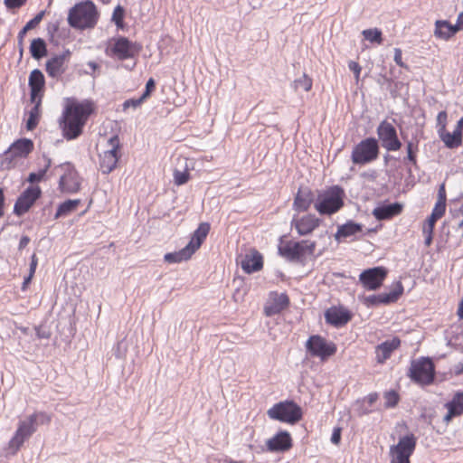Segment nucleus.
I'll return each mask as SVG.
<instances>
[{
	"instance_id": "57",
	"label": "nucleus",
	"mask_w": 463,
	"mask_h": 463,
	"mask_svg": "<svg viewBox=\"0 0 463 463\" xmlns=\"http://www.w3.org/2000/svg\"><path fill=\"white\" fill-rule=\"evenodd\" d=\"M108 144L111 146L109 150H114L115 152L121 153L122 144L120 142L118 135H112L109 138Z\"/></svg>"
},
{
	"instance_id": "44",
	"label": "nucleus",
	"mask_w": 463,
	"mask_h": 463,
	"mask_svg": "<svg viewBox=\"0 0 463 463\" xmlns=\"http://www.w3.org/2000/svg\"><path fill=\"white\" fill-rule=\"evenodd\" d=\"M446 404L457 411L459 416L463 415V390L456 391L452 399Z\"/></svg>"
},
{
	"instance_id": "43",
	"label": "nucleus",
	"mask_w": 463,
	"mask_h": 463,
	"mask_svg": "<svg viewBox=\"0 0 463 463\" xmlns=\"http://www.w3.org/2000/svg\"><path fill=\"white\" fill-rule=\"evenodd\" d=\"M174 183L177 186L184 185L188 183V181L191 179V175L189 172V167L187 165V163L185 162V165L183 170L175 168L174 170Z\"/></svg>"
},
{
	"instance_id": "29",
	"label": "nucleus",
	"mask_w": 463,
	"mask_h": 463,
	"mask_svg": "<svg viewBox=\"0 0 463 463\" xmlns=\"http://www.w3.org/2000/svg\"><path fill=\"white\" fill-rule=\"evenodd\" d=\"M120 158L121 153L114 150H107L103 155H99V167L102 174L109 175L114 171Z\"/></svg>"
},
{
	"instance_id": "39",
	"label": "nucleus",
	"mask_w": 463,
	"mask_h": 463,
	"mask_svg": "<svg viewBox=\"0 0 463 463\" xmlns=\"http://www.w3.org/2000/svg\"><path fill=\"white\" fill-rule=\"evenodd\" d=\"M33 418L28 417L24 420H20L15 430L17 435H20L26 440L32 437L33 434L36 431V427L33 424Z\"/></svg>"
},
{
	"instance_id": "35",
	"label": "nucleus",
	"mask_w": 463,
	"mask_h": 463,
	"mask_svg": "<svg viewBox=\"0 0 463 463\" xmlns=\"http://www.w3.org/2000/svg\"><path fill=\"white\" fill-rule=\"evenodd\" d=\"M193 255L194 253L185 245L183 249H181L178 251L165 253L164 256V260L169 264L180 263L182 261L190 260Z\"/></svg>"
},
{
	"instance_id": "30",
	"label": "nucleus",
	"mask_w": 463,
	"mask_h": 463,
	"mask_svg": "<svg viewBox=\"0 0 463 463\" xmlns=\"http://www.w3.org/2000/svg\"><path fill=\"white\" fill-rule=\"evenodd\" d=\"M67 70L66 63L62 61L61 56L52 55L45 62V71L52 79L58 80L65 73Z\"/></svg>"
},
{
	"instance_id": "55",
	"label": "nucleus",
	"mask_w": 463,
	"mask_h": 463,
	"mask_svg": "<svg viewBox=\"0 0 463 463\" xmlns=\"http://www.w3.org/2000/svg\"><path fill=\"white\" fill-rule=\"evenodd\" d=\"M145 102L144 99H142L141 97L137 98V99H135V98H132V99H126L123 104H122V108H123V110H127L129 108H133V109H137L138 107H140L143 103Z\"/></svg>"
},
{
	"instance_id": "1",
	"label": "nucleus",
	"mask_w": 463,
	"mask_h": 463,
	"mask_svg": "<svg viewBox=\"0 0 463 463\" xmlns=\"http://www.w3.org/2000/svg\"><path fill=\"white\" fill-rule=\"evenodd\" d=\"M316 192L315 210L320 215L332 216L345 206L346 194L341 185L333 184Z\"/></svg>"
},
{
	"instance_id": "17",
	"label": "nucleus",
	"mask_w": 463,
	"mask_h": 463,
	"mask_svg": "<svg viewBox=\"0 0 463 463\" xmlns=\"http://www.w3.org/2000/svg\"><path fill=\"white\" fill-rule=\"evenodd\" d=\"M290 306V299L286 292L279 293L277 291H270L269 293V299L264 305L263 313L266 317H271L276 315L281 314L284 310Z\"/></svg>"
},
{
	"instance_id": "22",
	"label": "nucleus",
	"mask_w": 463,
	"mask_h": 463,
	"mask_svg": "<svg viewBox=\"0 0 463 463\" xmlns=\"http://www.w3.org/2000/svg\"><path fill=\"white\" fill-rule=\"evenodd\" d=\"M403 211V204L400 202L390 203L388 200L380 202L373 210L372 214L377 221H389L400 215Z\"/></svg>"
},
{
	"instance_id": "40",
	"label": "nucleus",
	"mask_w": 463,
	"mask_h": 463,
	"mask_svg": "<svg viewBox=\"0 0 463 463\" xmlns=\"http://www.w3.org/2000/svg\"><path fill=\"white\" fill-rule=\"evenodd\" d=\"M62 21V18H58V19H55L54 21H51L48 23L47 24V35H48V40L50 42L51 44L54 45V46H59L60 44V42L56 39L55 35L59 33L60 31V24Z\"/></svg>"
},
{
	"instance_id": "21",
	"label": "nucleus",
	"mask_w": 463,
	"mask_h": 463,
	"mask_svg": "<svg viewBox=\"0 0 463 463\" xmlns=\"http://www.w3.org/2000/svg\"><path fill=\"white\" fill-rule=\"evenodd\" d=\"M321 222L322 220L312 213L301 217L294 215L291 220V227L296 229L299 236H307L317 229Z\"/></svg>"
},
{
	"instance_id": "23",
	"label": "nucleus",
	"mask_w": 463,
	"mask_h": 463,
	"mask_svg": "<svg viewBox=\"0 0 463 463\" xmlns=\"http://www.w3.org/2000/svg\"><path fill=\"white\" fill-rule=\"evenodd\" d=\"M364 225L354 220H347L345 223L337 225L336 232L334 235L337 242L345 241L352 238L353 241L359 238L364 232Z\"/></svg>"
},
{
	"instance_id": "45",
	"label": "nucleus",
	"mask_w": 463,
	"mask_h": 463,
	"mask_svg": "<svg viewBox=\"0 0 463 463\" xmlns=\"http://www.w3.org/2000/svg\"><path fill=\"white\" fill-rule=\"evenodd\" d=\"M383 398L385 400V402H384L385 409L395 408L401 401V396H400L399 392L393 389L385 391L383 392Z\"/></svg>"
},
{
	"instance_id": "3",
	"label": "nucleus",
	"mask_w": 463,
	"mask_h": 463,
	"mask_svg": "<svg viewBox=\"0 0 463 463\" xmlns=\"http://www.w3.org/2000/svg\"><path fill=\"white\" fill-rule=\"evenodd\" d=\"M316 246V241L309 240L284 241L283 236H281L278 245V254L289 262L305 266L307 257L314 255Z\"/></svg>"
},
{
	"instance_id": "10",
	"label": "nucleus",
	"mask_w": 463,
	"mask_h": 463,
	"mask_svg": "<svg viewBox=\"0 0 463 463\" xmlns=\"http://www.w3.org/2000/svg\"><path fill=\"white\" fill-rule=\"evenodd\" d=\"M378 144L387 152H396L402 147L396 128L386 119L382 120L376 128Z\"/></svg>"
},
{
	"instance_id": "49",
	"label": "nucleus",
	"mask_w": 463,
	"mask_h": 463,
	"mask_svg": "<svg viewBox=\"0 0 463 463\" xmlns=\"http://www.w3.org/2000/svg\"><path fill=\"white\" fill-rule=\"evenodd\" d=\"M47 179L46 175L39 169L37 172L29 173L25 182L29 183L30 185H39L38 184Z\"/></svg>"
},
{
	"instance_id": "20",
	"label": "nucleus",
	"mask_w": 463,
	"mask_h": 463,
	"mask_svg": "<svg viewBox=\"0 0 463 463\" xmlns=\"http://www.w3.org/2000/svg\"><path fill=\"white\" fill-rule=\"evenodd\" d=\"M237 262H240L244 273L250 275L263 269L264 258L259 250L252 248L245 255L238 257Z\"/></svg>"
},
{
	"instance_id": "32",
	"label": "nucleus",
	"mask_w": 463,
	"mask_h": 463,
	"mask_svg": "<svg viewBox=\"0 0 463 463\" xmlns=\"http://www.w3.org/2000/svg\"><path fill=\"white\" fill-rule=\"evenodd\" d=\"M31 57L35 61H41L49 54L48 44L42 37L33 38L29 46Z\"/></svg>"
},
{
	"instance_id": "58",
	"label": "nucleus",
	"mask_w": 463,
	"mask_h": 463,
	"mask_svg": "<svg viewBox=\"0 0 463 463\" xmlns=\"http://www.w3.org/2000/svg\"><path fill=\"white\" fill-rule=\"evenodd\" d=\"M439 219H436L432 215H429L426 220L424 221L423 227H422V232H434L435 224L436 222Z\"/></svg>"
},
{
	"instance_id": "33",
	"label": "nucleus",
	"mask_w": 463,
	"mask_h": 463,
	"mask_svg": "<svg viewBox=\"0 0 463 463\" xmlns=\"http://www.w3.org/2000/svg\"><path fill=\"white\" fill-rule=\"evenodd\" d=\"M81 204L80 199H66L65 201L60 203L57 206L56 213L53 216V220H58L62 217H66L79 208Z\"/></svg>"
},
{
	"instance_id": "61",
	"label": "nucleus",
	"mask_w": 463,
	"mask_h": 463,
	"mask_svg": "<svg viewBox=\"0 0 463 463\" xmlns=\"http://www.w3.org/2000/svg\"><path fill=\"white\" fill-rule=\"evenodd\" d=\"M342 431H343V428L340 426H335L333 429L331 438H330V441L332 442V444L339 445L341 443Z\"/></svg>"
},
{
	"instance_id": "42",
	"label": "nucleus",
	"mask_w": 463,
	"mask_h": 463,
	"mask_svg": "<svg viewBox=\"0 0 463 463\" xmlns=\"http://www.w3.org/2000/svg\"><path fill=\"white\" fill-rule=\"evenodd\" d=\"M364 38L371 43L382 44L383 42V32L379 28H369L362 32Z\"/></svg>"
},
{
	"instance_id": "38",
	"label": "nucleus",
	"mask_w": 463,
	"mask_h": 463,
	"mask_svg": "<svg viewBox=\"0 0 463 463\" xmlns=\"http://www.w3.org/2000/svg\"><path fill=\"white\" fill-rule=\"evenodd\" d=\"M438 134L444 146L449 149L458 148L462 145V139L446 129H438Z\"/></svg>"
},
{
	"instance_id": "18",
	"label": "nucleus",
	"mask_w": 463,
	"mask_h": 463,
	"mask_svg": "<svg viewBox=\"0 0 463 463\" xmlns=\"http://www.w3.org/2000/svg\"><path fill=\"white\" fill-rule=\"evenodd\" d=\"M291 434L285 430H278L271 438L266 440V450L270 453H285L293 448Z\"/></svg>"
},
{
	"instance_id": "64",
	"label": "nucleus",
	"mask_w": 463,
	"mask_h": 463,
	"mask_svg": "<svg viewBox=\"0 0 463 463\" xmlns=\"http://www.w3.org/2000/svg\"><path fill=\"white\" fill-rule=\"evenodd\" d=\"M445 408L448 410L447 413L443 417V421L448 425L451 422V420L456 418L459 417L457 411H455L453 409H451L449 405L445 403Z\"/></svg>"
},
{
	"instance_id": "16",
	"label": "nucleus",
	"mask_w": 463,
	"mask_h": 463,
	"mask_svg": "<svg viewBox=\"0 0 463 463\" xmlns=\"http://www.w3.org/2000/svg\"><path fill=\"white\" fill-rule=\"evenodd\" d=\"M59 125L63 137L67 140H74L83 133L86 124L84 120L77 118L63 109L61 117L59 118Z\"/></svg>"
},
{
	"instance_id": "62",
	"label": "nucleus",
	"mask_w": 463,
	"mask_h": 463,
	"mask_svg": "<svg viewBox=\"0 0 463 463\" xmlns=\"http://www.w3.org/2000/svg\"><path fill=\"white\" fill-rule=\"evenodd\" d=\"M356 406L357 407L355 408V411H356L357 416H359V417L368 415L372 412V410L369 409V407L365 406L364 401H360V400L356 401Z\"/></svg>"
},
{
	"instance_id": "37",
	"label": "nucleus",
	"mask_w": 463,
	"mask_h": 463,
	"mask_svg": "<svg viewBox=\"0 0 463 463\" xmlns=\"http://www.w3.org/2000/svg\"><path fill=\"white\" fill-rule=\"evenodd\" d=\"M444 24H447L448 25H453L448 20H437L435 22L434 35L438 39L448 41L455 36L457 33L450 31V28L446 26Z\"/></svg>"
},
{
	"instance_id": "28",
	"label": "nucleus",
	"mask_w": 463,
	"mask_h": 463,
	"mask_svg": "<svg viewBox=\"0 0 463 463\" xmlns=\"http://www.w3.org/2000/svg\"><path fill=\"white\" fill-rule=\"evenodd\" d=\"M45 14H46L45 10L40 11L32 19H30L23 26V28L19 31L18 35H17V46H18V50H19L20 60L23 58V54H24V41L26 36V33L30 30L36 28L40 24V23L43 19Z\"/></svg>"
},
{
	"instance_id": "53",
	"label": "nucleus",
	"mask_w": 463,
	"mask_h": 463,
	"mask_svg": "<svg viewBox=\"0 0 463 463\" xmlns=\"http://www.w3.org/2000/svg\"><path fill=\"white\" fill-rule=\"evenodd\" d=\"M126 13V8L121 5H118L113 10L111 22L117 23L125 20Z\"/></svg>"
},
{
	"instance_id": "59",
	"label": "nucleus",
	"mask_w": 463,
	"mask_h": 463,
	"mask_svg": "<svg viewBox=\"0 0 463 463\" xmlns=\"http://www.w3.org/2000/svg\"><path fill=\"white\" fill-rule=\"evenodd\" d=\"M27 0H5L4 4L7 10H17L26 4Z\"/></svg>"
},
{
	"instance_id": "13",
	"label": "nucleus",
	"mask_w": 463,
	"mask_h": 463,
	"mask_svg": "<svg viewBox=\"0 0 463 463\" xmlns=\"http://www.w3.org/2000/svg\"><path fill=\"white\" fill-rule=\"evenodd\" d=\"M59 167L65 168L64 174L59 179V189L63 194H77L80 191L81 182L79 173L74 165L66 162Z\"/></svg>"
},
{
	"instance_id": "26",
	"label": "nucleus",
	"mask_w": 463,
	"mask_h": 463,
	"mask_svg": "<svg viewBox=\"0 0 463 463\" xmlns=\"http://www.w3.org/2000/svg\"><path fill=\"white\" fill-rule=\"evenodd\" d=\"M211 230V225L209 222H201L198 227L191 234L190 241L186 244V246L191 250V251L194 254L204 242Z\"/></svg>"
},
{
	"instance_id": "63",
	"label": "nucleus",
	"mask_w": 463,
	"mask_h": 463,
	"mask_svg": "<svg viewBox=\"0 0 463 463\" xmlns=\"http://www.w3.org/2000/svg\"><path fill=\"white\" fill-rule=\"evenodd\" d=\"M444 24L448 26L447 24ZM449 28L454 33H458L463 30V11L458 14L456 24L454 25H449Z\"/></svg>"
},
{
	"instance_id": "19",
	"label": "nucleus",
	"mask_w": 463,
	"mask_h": 463,
	"mask_svg": "<svg viewBox=\"0 0 463 463\" xmlns=\"http://www.w3.org/2000/svg\"><path fill=\"white\" fill-rule=\"evenodd\" d=\"M64 109L77 118L84 120L86 124L89 118L95 113L96 107L91 99L79 101L76 99H68Z\"/></svg>"
},
{
	"instance_id": "27",
	"label": "nucleus",
	"mask_w": 463,
	"mask_h": 463,
	"mask_svg": "<svg viewBox=\"0 0 463 463\" xmlns=\"http://www.w3.org/2000/svg\"><path fill=\"white\" fill-rule=\"evenodd\" d=\"M417 446V437L412 432H408L399 437L397 444L390 447L391 450L412 456Z\"/></svg>"
},
{
	"instance_id": "8",
	"label": "nucleus",
	"mask_w": 463,
	"mask_h": 463,
	"mask_svg": "<svg viewBox=\"0 0 463 463\" xmlns=\"http://www.w3.org/2000/svg\"><path fill=\"white\" fill-rule=\"evenodd\" d=\"M307 354L314 358H319L321 362L327 361L337 351L336 345L327 340L321 335H311L305 344Z\"/></svg>"
},
{
	"instance_id": "25",
	"label": "nucleus",
	"mask_w": 463,
	"mask_h": 463,
	"mask_svg": "<svg viewBox=\"0 0 463 463\" xmlns=\"http://www.w3.org/2000/svg\"><path fill=\"white\" fill-rule=\"evenodd\" d=\"M317 192L307 186H300L294 196L293 209L298 213L307 212L311 204L315 205Z\"/></svg>"
},
{
	"instance_id": "6",
	"label": "nucleus",
	"mask_w": 463,
	"mask_h": 463,
	"mask_svg": "<svg viewBox=\"0 0 463 463\" xmlns=\"http://www.w3.org/2000/svg\"><path fill=\"white\" fill-rule=\"evenodd\" d=\"M269 419L282 423L296 425L304 418L303 408L292 399L279 401L268 411Z\"/></svg>"
},
{
	"instance_id": "54",
	"label": "nucleus",
	"mask_w": 463,
	"mask_h": 463,
	"mask_svg": "<svg viewBox=\"0 0 463 463\" xmlns=\"http://www.w3.org/2000/svg\"><path fill=\"white\" fill-rule=\"evenodd\" d=\"M446 206H447L446 203L437 201L432 211H431L430 215H432L436 219L442 218L446 213Z\"/></svg>"
},
{
	"instance_id": "15",
	"label": "nucleus",
	"mask_w": 463,
	"mask_h": 463,
	"mask_svg": "<svg viewBox=\"0 0 463 463\" xmlns=\"http://www.w3.org/2000/svg\"><path fill=\"white\" fill-rule=\"evenodd\" d=\"M325 321L335 328L345 326L354 317V313L344 305L332 306L324 312Z\"/></svg>"
},
{
	"instance_id": "5",
	"label": "nucleus",
	"mask_w": 463,
	"mask_h": 463,
	"mask_svg": "<svg viewBox=\"0 0 463 463\" xmlns=\"http://www.w3.org/2000/svg\"><path fill=\"white\" fill-rule=\"evenodd\" d=\"M142 51V45L128 37L117 35L108 40L105 54L112 59L126 61L137 58Z\"/></svg>"
},
{
	"instance_id": "60",
	"label": "nucleus",
	"mask_w": 463,
	"mask_h": 463,
	"mask_svg": "<svg viewBox=\"0 0 463 463\" xmlns=\"http://www.w3.org/2000/svg\"><path fill=\"white\" fill-rule=\"evenodd\" d=\"M393 60L399 67L403 68L407 71L410 70L409 65L403 62L402 61V51L400 48H394Z\"/></svg>"
},
{
	"instance_id": "41",
	"label": "nucleus",
	"mask_w": 463,
	"mask_h": 463,
	"mask_svg": "<svg viewBox=\"0 0 463 463\" xmlns=\"http://www.w3.org/2000/svg\"><path fill=\"white\" fill-rule=\"evenodd\" d=\"M17 159L20 158L13 155L8 147V149L0 156V168L2 170H9L15 167Z\"/></svg>"
},
{
	"instance_id": "12",
	"label": "nucleus",
	"mask_w": 463,
	"mask_h": 463,
	"mask_svg": "<svg viewBox=\"0 0 463 463\" xmlns=\"http://www.w3.org/2000/svg\"><path fill=\"white\" fill-rule=\"evenodd\" d=\"M43 196V190L39 185L27 186L16 198L13 213L22 217L27 213Z\"/></svg>"
},
{
	"instance_id": "14",
	"label": "nucleus",
	"mask_w": 463,
	"mask_h": 463,
	"mask_svg": "<svg viewBox=\"0 0 463 463\" xmlns=\"http://www.w3.org/2000/svg\"><path fill=\"white\" fill-rule=\"evenodd\" d=\"M402 141L405 144L406 155L401 158L400 161L407 167V172L411 175V167L419 169L418 165V155L420 152V140L417 137L409 138V135L405 133L402 128L400 129Z\"/></svg>"
},
{
	"instance_id": "34",
	"label": "nucleus",
	"mask_w": 463,
	"mask_h": 463,
	"mask_svg": "<svg viewBox=\"0 0 463 463\" xmlns=\"http://www.w3.org/2000/svg\"><path fill=\"white\" fill-rule=\"evenodd\" d=\"M401 345L399 337L394 336L391 340H385L377 346L378 356H382V362L389 359L396 349Z\"/></svg>"
},
{
	"instance_id": "47",
	"label": "nucleus",
	"mask_w": 463,
	"mask_h": 463,
	"mask_svg": "<svg viewBox=\"0 0 463 463\" xmlns=\"http://www.w3.org/2000/svg\"><path fill=\"white\" fill-rule=\"evenodd\" d=\"M293 86L295 90L302 89L305 91H309L313 86L312 79L306 73L302 75V77L296 79L293 81Z\"/></svg>"
},
{
	"instance_id": "46",
	"label": "nucleus",
	"mask_w": 463,
	"mask_h": 463,
	"mask_svg": "<svg viewBox=\"0 0 463 463\" xmlns=\"http://www.w3.org/2000/svg\"><path fill=\"white\" fill-rule=\"evenodd\" d=\"M462 198L463 193L458 198L450 200L449 213L454 220L460 216L463 217V203L459 205Z\"/></svg>"
},
{
	"instance_id": "2",
	"label": "nucleus",
	"mask_w": 463,
	"mask_h": 463,
	"mask_svg": "<svg viewBox=\"0 0 463 463\" xmlns=\"http://www.w3.org/2000/svg\"><path fill=\"white\" fill-rule=\"evenodd\" d=\"M99 17L96 5L91 0H84L69 9L67 21L73 29L83 31L94 28Z\"/></svg>"
},
{
	"instance_id": "51",
	"label": "nucleus",
	"mask_w": 463,
	"mask_h": 463,
	"mask_svg": "<svg viewBox=\"0 0 463 463\" xmlns=\"http://www.w3.org/2000/svg\"><path fill=\"white\" fill-rule=\"evenodd\" d=\"M156 82L153 78H149L145 85V90H143L140 97L145 101L152 95V93L156 90Z\"/></svg>"
},
{
	"instance_id": "11",
	"label": "nucleus",
	"mask_w": 463,
	"mask_h": 463,
	"mask_svg": "<svg viewBox=\"0 0 463 463\" xmlns=\"http://www.w3.org/2000/svg\"><path fill=\"white\" fill-rule=\"evenodd\" d=\"M389 269L384 266H374L364 269L359 275V283L367 291H377L388 277Z\"/></svg>"
},
{
	"instance_id": "31",
	"label": "nucleus",
	"mask_w": 463,
	"mask_h": 463,
	"mask_svg": "<svg viewBox=\"0 0 463 463\" xmlns=\"http://www.w3.org/2000/svg\"><path fill=\"white\" fill-rule=\"evenodd\" d=\"M10 152L13 155L21 158H25L31 154L34 148L33 141L27 137H21L16 139L9 146Z\"/></svg>"
},
{
	"instance_id": "24",
	"label": "nucleus",
	"mask_w": 463,
	"mask_h": 463,
	"mask_svg": "<svg viewBox=\"0 0 463 463\" xmlns=\"http://www.w3.org/2000/svg\"><path fill=\"white\" fill-rule=\"evenodd\" d=\"M28 86L30 90V101L34 102L36 99H43L45 90V77L39 69H33L28 78Z\"/></svg>"
},
{
	"instance_id": "56",
	"label": "nucleus",
	"mask_w": 463,
	"mask_h": 463,
	"mask_svg": "<svg viewBox=\"0 0 463 463\" xmlns=\"http://www.w3.org/2000/svg\"><path fill=\"white\" fill-rule=\"evenodd\" d=\"M34 330L38 339H49L52 335L51 330L44 325L35 326Z\"/></svg>"
},
{
	"instance_id": "50",
	"label": "nucleus",
	"mask_w": 463,
	"mask_h": 463,
	"mask_svg": "<svg viewBox=\"0 0 463 463\" xmlns=\"http://www.w3.org/2000/svg\"><path fill=\"white\" fill-rule=\"evenodd\" d=\"M28 418H33V424L37 427L38 424L44 425L49 424L51 422V417L44 411H36L28 416Z\"/></svg>"
},
{
	"instance_id": "7",
	"label": "nucleus",
	"mask_w": 463,
	"mask_h": 463,
	"mask_svg": "<svg viewBox=\"0 0 463 463\" xmlns=\"http://www.w3.org/2000/svg\"><path fill=\"white\" fill-rule=\"evenodd\" d=\"M380 154V145L376 137H367L354 146L351 161L355 165L363 166L376 161Z\"/></svg>"
},
{
	"instance_id": "36",
	"label": "nucleus",
	"mask_w": 463,
	"mask_h": 463,
	"mask_svg": "<svg viewBox=\"0 0 463 463\" xmlns=\"http://www.w3.org/2000/svg\"><path fill=\"white\" fill-rule=\"evenodd\" d=\"M32 103L33 104V107L29 111L25 123V128L28 131H32L37 127L41 118L42 100L38 99Z\"/></svg>"
},
{
	"instance_id": "9",
	"label": "nucleus",
	"mask_w": 463,
	"mask_h": 463,
	"mask_svg": "<svg viewBox=\"0 0 463 463\" xmlns=\"http://www.w3.org/2000/svg\"><path fill=\"white\" fill-rule=\"evenodd\" d=\"M404 293V287L402 281L393 283L392 288L389 292H382L369 296H359V299L367 308H375L379 306H390L397 303Z\"/></svg>"
},
{
	"instance_id": "52",
	"label": "nucleus",
	"mask_w": 463,
	"mask_h": 463,
	"mask_svg": "<svg viewBox=\"0 0 463 463\" xmlns=\"http://www.w3.org/2000/svg\"><path fill=\"white\" fill-rule=\"evenodd\" d=\"M390 463H411V456L390 449Z\"/></svg>"
},
{
	"instance_id": "4",
	"label": "nucleus",
	"mask_w": 463,
	"mask_h": 463,
	"mask_svg": "<svg viewBox=\"0 0 463 463\" xmlns=\"http://www.w3.org/2000/svg\"><path fill=\"white\" fill-rule=\"evenodd\" d=\"M410 380L421 388L433 385L437 382L436 364L430 356H420L411 361L406 373Z\"/></svg>"
},
{
	"instance_id": "48",
	"label": "nucleus",
	"mask_w": 463,
	"mask_h": 463,
	"mask_svg": "<svg viewBox=\"0 0 463 463\" xmlns=\"http://www.w3.org/2000/svg\"><path fill=\"white\" fill-rule=\"evenodd\" d=\"M25 440L26 439L22 438L20 435H17V432H14V436L8 442V448L11 450L10 454L13 456L15 455L20 450Z\"/></svg>"
}]
</instances>
